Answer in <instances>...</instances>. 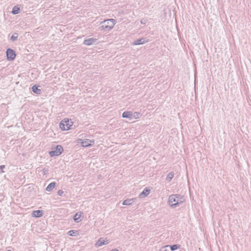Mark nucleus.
<instances>
[{
  "label": "nucleus",
  "instance_id": "423d86ee",
  "mask_svg": "<svg viewBox=\"0 0 251 251\" xmlns=\"http://www.w3.org/2000/svg\"><path fill=\"white\" fill-rule=\"evenodd\" d=\"M6 59L8 61H13L16 56L15 51L10 48H8L6 50Z\"/></svg>",
  "mask_w": 251,
  "mask_h": 251
},
{
  "label": "nucleus",
  "instance_id": "4be33fe9",
  "mask_svg": "<svg viewBox=\"0 0 251 251\" xmlns=\"http://www.w3.org/2000/svg\"><path fill=\"white\" fill-rule=\"evenodd\" d=\"M18 34L17 33H14L11 36L10 39L12 42H14L17 40Z\"/></svg>",
  "mask_w": 251,
  "mask_h": 251
},
{
  "label": "nucleus",
  "instance_id": "39448f33",
  "mask_svg": "<svg viewBox=\"0 0 251 251\" xmlns=\"http://www.w3.org/2000/svg\"><path fill=\"white\" fill-rule=\"evenodd\" d=\"M63 148L61 145H57L52 151H49V154L50 157L58 156L63 152Z\"/></svg>",
  "mask_w": 251,
  "mask_h": 251
},
{
  "label": "nucleus",
  "instance_id": "f8f14e48",
  "mask_svg": "<svg viewBox=\"0 0 251 251\" xmlns=\"http://www.w3.org/2000/svg\"><path fill=\"white\" fill-rule=\"evenodd\" d=\"M44 214L43 211L41 210H37L33 211L31 215L34 218H39L43 216Z\"/></svg>",
  "mask_w": 251,
  "mask_h": 251
},
{
  "label": "nucleus",
  "instance_id": "6e6552de",
  "mask_svg": "<svg viewBox=\"0 0 251 251\" xmlns=\"http://www.w3.org/2000/svg\"><path fill=\"white\" fill-rule=\"evenodd\" d=\"M109 243V240L105 238H100L95 243L96 248H99L102 246L107 245Z\"/></svg>",
  "mask_w": 251,
  "mask_h": 251
},
{
  "label": "nucleus",
  "instance_id": "5701e85b",
  "mask_svg": "<svg viewBox=\"0 0 251 251\" xmlns=\"http://www.w3.org/2000/svg\"><path fill=\"white\" fill-rule=\"evenodd\" d=\"M169 247V245L164 246L160 249V251H169V250L168 249Z\"/></svg>",
  "mask_w": 251,
  "mask_h": 251
},
{
  "label": "nucleus",
  "instance_id": "f257e3e1",
  "mask_svg": "<svg viewBox=\"0 0 251 251\" xmlns=\"http://www.w3.org/2000/svg\"><path fill=\"white\" fill-rule=\"evenodd\" d=\"M185 201L183 196L180 194H172L169 196L167 203L169 206L172 208H176Z\"/></svg>",
  "mask_w": 251,
  "mask_h": 251
},
{
  "label": "nucleus",
  "instance_id": "f03ea898",
  "mask_svg": "<svg viewBox=\"0 0 251 251\" xmlns=\"http://www.w3.org/2000/svg\"><path fill=\"white\" fill-rule=\"evenodd\" d=\"M116 21L114 19H108L103 20L100 23V29L101 31L109 32L112 30L116 24Z\"/></svg>",
  "mask_w": 251,
  "mask_h": 251
},
{
  "label": "nucleus",
  "instance_id": "f3484780",
  "mask_svg": "<svg viewBox=\"0 0 251 251\" xmlns=\"http://www.w3.org/2000/svg\"><path fill=\"white\" fill-rule=\"evenodd\" d=\"M181 246L180 245L178 244H174L173 245H169V248H170L171 250L172 251H175L177 250H178L180 248Z\"/></svg>",
  "mask_w": 251,
  "mask_h": 251
},
{
  "label": "nucleus",
  "instance_id": "9d476101",
  "mask_svg": "<svg viewBox=\"0 0 251 251\" xmlns=\"http://www.w3.org/2000/svg\"><path fill=\"white\" fill-rule=\"evenodd\" d=\"M98 41V39L95 38H89L85 39L83 41V44L86 46H91L95 45Z\"/></svg>",
  "mask_w": 251,
  "mask_h": 251
},
{
  "label": "nucleus",
  "instance_id": "2eb2a0df",
  "mask_svg": "<svg viewBox=\"0 0 251 251\" xmlns=\"http://www.w3.org/2000/svg\"><path fill=\"white\" fill-rule=\"evenodd\" d=\"M147 42V41L145 39H140L134 41V42L132 43V45L135 46L140 45L144 44Z\"/></svg>",
  "mask_w": 251,
  "mask_h": 251
},
{
  "label": "nucleus",
  "instance_id": "4468645a",
  "mask_svg": "<svg viewBox=\"0 0 251 251\" xmlns=\"http://www.w3.org/2000/svg\"><path fill=\"white\" fill-rule=\"evenodd\" d=\"M142 116V114L138 111L132 112V120H138Z\"/></svg>",
  "mask_w": 251,
  "mask_h": 251
},
{
  "label": "nucleus",
  "instance_id": "412c9836",
  "mask_svg": "<svg viewBox=\"0 0 251 251\" xmlns=\"http://www.w3.org/2000/svg\"><path fill=\"white\" fill-rule=\"evenodd\" d=\"M174 176L173 172L169 173L166 176V179L168 182H170Z\"/></svg>",
  "mask_w": 251,
  "mask_h": 251
},
{
  "label": "nucleus",
  "instance_id": "393cba45",
  "mask_svg": "<svg viewBox=\"0 0 251 251\" xmlns=\"http://www.w3.org/2000/svg\"><path fill=\"white\" fill-rule=\"evenodd\" d=\"M64 193V192L62 190H59L58 191H57V194L58 195H59V196H62L63 195Z\"/></svg>",
  "mask_w": 251,
  "mask_h": 251
},
{
  "label": "nucleus",
  "instance_id": "bb28decb",
  "mask_svg": "<svg viewBox=\"0 0 251 251\" xmlns=\"http://www.w3.org/2000/svg\"><path fill=\"white\" fill-rule=\"evenodd\" d=\"M110 251H119L117 249H112Z\"/></svg>",
  "mask_w": 251,
  "mask_h": 251
},
{
  "label": "nucleus",
  "instance_id": "b1692460",
  "mask_svg": "<svg viewBox=\"0 0 251 251\" xmlns=\"http://www.w3.org/2000/svg\"><path fill=\"white\" fill-rule=\"evenodd\" d=\"M48 172V169L47 168H43L41 170L42 174L44 176L46 175Z\"/></svg>",
  "mask_w": 251,
  "mask_h": 251
},
{
  "label": "nucleus",
  "instance_id": "dca6fc26",
  "mask_svg": "<svg viewBox=\"0 0 251 251\" xmlns=\"http://www.w3.org/2000/svg\"><path fill=\"white\" fill-rule=\"evenodd\" d=\"M56 183L55 182H52L50 183L46 188V190L48 192L51 191L55 187Z\"/></svg>",
  "mask_w": 251,
  "mask_h": 251
},
{
  "label": "nucleus",
  "instance_id": "20e7f679",
  "mask_svg": "<svg viewBox=\"0 0 251 251\" xmlns=\"http://www.w3.org/2000/svg\"><path fill=\"white\" fill-rule=\"evenodd\" d=\"M76 143L80 144L82 147L87 148L92 146L95 144V141L88 139L78 138L76 140Z\"/></svg>",
  "mask_w": 251,
  "mask_h": 251
},
{
  "label": "nucleus",
  "instance_id": "6ab92c4d",
  "mask_svg": "<svg viewBox=\"0 0 251 251\" xmlns=\"http://www.w3.org/2000/svg\"><path fill=\"white\" fill-rule=\"evenodd\" d=\"M20 9L18 6H14L12 8L11 13L13 15H16V14H18L20 12Z\"/></svg>",
  "mask_w": 251,
  "mask_h": 251
},
{
  "label": "nucleus",
  "instance_id": "ddd939ff",
  "mask_svg": "<svg viewBox=\"0 0 251 251\" xmlns=\"http://www.w3.org/2000/svg\"><path fill=\"white\" fill-rule=\"evenodd\" d=\"M136 201L135 198L127 199L123 201V205H131L134 203Z\"/></svg>",
  "mask_w": 251,
  "mask_h": 251
},
{
  "label": "nucleus",
  "instance_id": "1a4fd4ad",
  "mask_svg": "<svg viewBox=\"0 0 251 251\" xmlns=\"http://www.w3.org/2000/svg\"><path fill=\"white\" fill-rule=\"evenodd\" d=\"M151 192V189L150 187H146L144 189L141 193L139 195V197L140 199L145 198L148 197Z\"/></svg>",
  "mask_w": 251,
  "mask_h": 251
},
{
  "label": "nucleus",
  "instance_id": "9b49d317",
  "mask_svg": "<svg viewBox=\"0 0 251 251\" xmlns=\"http://www.w3.org/2000/svg\"><path fill=\"white\" fill-rule=\"evenodd\" d=\"M132 111L130 110H126L123 112L122 117L124 119H126L129 120H132Z\"/></svg>",
  "mask_w": 251,
  "mask_h": 251
},
{
  "label": "nucleus",
  "instance_id": "cd10ccee",
  "mask_svg": "<svg viewBox=\"0 0 251 251\" xmlns=\"http://www.w3.org/2000/svg\"><path fill=\"white\" fill-rule=\"evenodd\" d=\"M10 251V250H8V251Z\"/></svg>",
  "mask_w": 251,
  "mask_h": 251
},
{
  "label": "nucleus",
  "instance_id": "0eeeda50",
  "mask_svg": "<svg viewBox=\"0 0 251 251\" xmlns=\"http://www.w3.org/2000/svg\"><path fill=\"white\" fill-rule=\"evenodd\" d=\"M84 218V213L81 211H79L75 213L73 217V221L75 223L81 222Z\"/></svg>",
  "mask_w": 251,
  "mask_h": 251
},
{
  "label": "nucleus",
  "instance_id": "a878e982",
  "mask_svg": "<svg viewBox=\"0 0 251 251\" xmlns=\"http://www.w3.org/2000/svg\"><path fill=\"white\" fill-rule=\"evenodd\" d=\"M5 168L4 165H0V170L1 171V173H3L4 172L2 171V170Z\"/></svg>",
  "mask_w": 251,
  "mask_h": 251
},
{
  "label": "nucleus",
  "instance_id": "a211bd4d",
  "mask_svg": "<svg viewBox=\"0 0 251 251\" xmlns=\"http://www.w3.org/2000/svg\"><path fill=\"white\" fill-rule=\"evenodd\" d=\"M67 233L70 236H76L78 234V231L75 230H71Z\"/></svg>",
  "mask_w": 251,
  "mask_h": 251
},
{
  "label": "nucleus",
  "instance_id": "7ed1b4c3",
  "mask_svg": "<svg viewBox=\"0 0 251 251\" xmlns=\"http://www.w3.org/2000/svg\"><path fill=\"white\" fill-rule=\"evenodd\" d=\"M74 125V122L71 119L65 118L63 119L59 124V127L63 131L71 130Z\"/></svg>",
  "mask_w": 251,
  "mask_h": 251
},
{
  "label": "nucleus",
  "instance_id": "aec40b11",
  "mask_svg": "<svg viewBox=\"0 0 251 251\" xmlns=\"http://www.w3.org/2000/svg\"><path fill=\"white\" fill-rule=\"evenodd\" d=\"M32 90L34 93L36 94H40L41 92V90L40 89H38L36 85H34L32 86Z\"/></svg>",
  "mask_w": 251,
  "mask_h": 251
}]
</instances>
